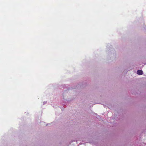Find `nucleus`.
I'll return each mask as SVG.
<instances>
[{"mask_svg":"<svg viewBox=\"0 0 146 146\" xmlns=\"http://www.w3.org/2000/svg\"><path fill=\"white\" fill-rule=\"evenodd\" d=\"M137 74L139 75H142L143 74V71L140 70H138L137 71Z\"/></svg>","mask_w":146,"mask_h":146,"instance_id":"nucleus-1","label":"nucleus"}]
</instances>
